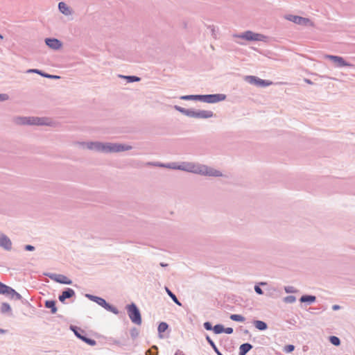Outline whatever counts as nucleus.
Segmentation results:
<instances>
[{
	"mask_svg": "<svg viewBox=\"0 0 355 355\" xmlns=\"http://www.w3.org/2000/svg\"><path fill=\"white\" fill-rule=\"evenodd\" d=\"M58 8L60 12L65 15H69L71 14L70 8L64 2H60L58 4Z\"/></svg>",
	"mask_w": 355,
	"mask_h": 355,
	"instance_id": "nucleus-17",
	"label": "nucleus"
},
{
	"mask_svg": "<svg viewBox=\"0 0 355 355\" xmlns=\"http://www.w3.org/2000/svg\"><path fill=\"white\" fill-rule=\"evenodd\" d=\"M254 325L256 328L259 330H265L267 328V324L264 322L260 320L255 321Z\"/></svg>",
	"mask_w": 355,
	"mask_h": 355,
	"instance_id": "nucleus-21",
	"label": "nucleus"
},
{
	"mask_svg": "<svg viewBox=\"0 0 355 355\" xmlns=\"http://www.w3.org/2000/svg\"><path fill=\"white\" fill-rule=\"evenodd\" d=\"M252 348V345L244 343L239 347V355H245Z\"/></svg>",
	"mask_w": 355,
	"mask_h": 355,
	"instance_id": "nucleus-18",
	"label": "nucleus"
},
{
	"mask_svg": "<svg viewBox=\"0 0 355 355\" xmlns=\"http://www.w3.org/2000/svg\"><path fill=\"white\" fill-rule=\"evenodd\" d=\"M168 329V324L166 322H161L158 326L159 333L164 332Z\"/></svg>",
	"mask_w": 355,
	"mask_h": 355,
	"instance_id": "nucleus-26",
	"label": "nucleus"
},
{
	"mask_svg": "<svg viewBox=\"0 0 355 355\" xmlns=\"http://www.w3.org/2000/svg\"><path fill=\"white\" fill-rule=\"evenodd\" d=\"M217 352V354H218V355H222V354L218 352V349H217V352Z\"/></svg>",
	"mask_w": 355,
	"mask_h": 355,
	"instance_id": "nucleus-41",
	"label": "nucleus"
},
{
	"mask_svg": "<svg viewBox=\"0 0 355 355\" xmlns=\"http://www.w3.org/2000/svg\"><path fill=\"white\" fill-rule=\"evenodd\" d=\"M0 38H1V39H2V38H3L2 35H0Z\"/></svg>",
	"mask_w": 355,
	"mask_h": 355,
	"instance_id": "nucleus-45",
	"label": "nucleus"
},
{
	"mask_svg": "<svg viewBox=\"0 0 355 355\" xmlns=\"http://www.w3.org/2000/svg\"><path fill=\"white\" fill-rule=\"evenodd\" d=\"M28 73H39V74L43 76V73L41 71H40L38 69H29L28 71Z\"/></svg>",
	"mask_w": 355,
	"mask_h": 355,
	"instance_id": "nucleus-32",
	"label": "nucleus"
},
{
	"mask_svg": "<svg viewBox=\"0 0 355 355\" xmlns=\"http://www.w3.org/2000/svg\"><path fill=\"white\" fill-rule=\"evenodd\" d=\"M329 340H330V342H331L333 345H336V346L339 345H340V339H339L338 337L334 336H331V337L329 338Z\"/></svg>",
	"mask_w": 355,
	"mask_h": 355,
	"instance_id": "nucleus-27",
	"label": "nucleus"
},
{
	"mask_svg": "<svg viewBox=\"0 0 355 355\" xmlns=\"http://www.w3.org/2000/svg\"><path fill=\"white\" fill-rule=\"evenodd\" d=\"M254 290L255 291L258 293V294H262L263 293V291L258 286H256L254 287Z\"/></svg>",
	"mask_w": 355,
	"mask_h": 355,
	"instance_id": "nucleus-35",
	"label": "nucleus"
},
{
	"mask_svg": "<svg viewBox=\"0 0 355 355\" xmlns=\"http://www.w3.org/2000/svg\"><path fill=\"white\" fill-rule=\"evenodd\" d=\"M91 298L93 299L98 304L104 307L105 309L113 311L114 313H116L114 309L106 302V301L101 297L91 296Z\"/></svg>",
	"mask_w": 355,
	"mask_h": 355,
	"instance_id": "nucleus-12",
	"label": "nucleus"
},
{
	"mask_svg": "<svg viewBox=\"0 0 355 355\" xmlns=\"http://www.w3.org/2000/svg\"><path fill=\"white\" fill-rule=\"evenodd\" d=\"M87 148L103 153H113L128 150L131 148L129 146H123L116 144H101L98 142H92L87 144Z\"/></svg>",
	"mask_w": 355,
	"mask_h": 355,
	"instance_id": "nucleus-2",
	"label": "nucleus"
},
{
	"mask_svg": "<svg viewBox=\"0 0 355 355\" xmlns=\"http://www.w3.org/2000/svg\"><path fill=\"white\" fill-rule=\"evenodd\" d=\"M295 349V347L294 345H286L284 348V351L286 353H291Z\"/></svg>",
	"mask_w": 355,
	"mask_h": 355,
	"instance_id": "nucleus-28",
	"label": "nucleus"
},
{
	"mask_svg": "<svg viewBox=\"0 0 355 355\" xmlns=\"http://www.w3.org/2000/svg\"><path fill=\"white\" fill-rule=\"evenodd\" d=\"M217 352V354H218V355H222V354L218 352V349H217V352Z\"/></svg>",
	"mask_w": 355,
	"mask_h": 355,
	"instance_id": "nucleus-42",
	"label": "nucleus"
},
{
	"mask_svg": "<svg viewBox=\"0 0 355 355\" xmlns=\"http://www.w3.org/2000/svg\"><path fill=\"white\" fill-rule=\"evenodd\" d=\"M213 330L215 334H221L224 331V327L221 324H216L214 327Z\"/></svg>",
	"mask_w": 355,
	"mask_h": 355,
	"instance_id": "nucleus-25",
	"label": "nucleus"
},
{
	"mask_svg": "<svg viewBox=\"0 0 355 355\" xmlns=\"http://www.w3.org/2000/svg\"><path fill=\"white\" fill-rule=\"evenodd\" d=\"M239 37L249 41H263L266 38L263 35L255 33L252 31H246Z\"/></svg>",
	"mask_w": 355,
	"mask_h": 355,
	"instance_id": "nucleus-6",
	"label": "nucleus"
},
{
	"mask_svg": "<svg viewBox=\"0 0 355 355\" xmlns=\"http://www.w3.org/2000/svg\"><path fill=\"white\" fill-rule=\"evenodd\" d=\"M204 327H205V328L207 330H211V329H212L211 324L209 322H205V324H204Z\"/></svg>",
	"mask_w": 355,
	"mask_h": 355,
	"instance_id": "nucleus-31",
	"label": "nucleus"
},
{
	"mask_svg": "<svg viewBox=\"0 0 355 355\" xmlns=\"http://www.w3.org/2000/svg\"><path fill=\"white\" fill-rule=\"evenodd\" d=\"M295 300V297L293 296H288L284 299L286 302L292 303Z\"/></svg>",
	"mask_w": 355,
	"mask_h": 355,
	"instance_id": "nucleus-29",
	"label": "nucleus"
},
{
	"mask_svg": "<svg viewBox=\"0 0 355 355\" xmlns=\"http://www.w3.org/2000/svg\"><path fill=\"white\" fill-rule=\"evenodd\" d=\"M246 80L250 84H253L259 87H267L272 84L270 81L262 80L253 76H247Z\"/></svg>",
	"mask_w": 355,
	"mask_h": 355,
	"instance_id": "nucleus-8",
	"label": "nucleus"
},
{
	"mask_svg": "<svg viewBox=\"0 0 355 355\" xmlns=\"http://www.w3.org/2000/svg\"><path fill=\"white\" fill-rule=\"evenodd\" d=\"M287 19L298 24H306L309 21L307 19L295 15H290L289 17H287Z\"/></svg>",
	"mask_w": 355,
	"mask_h": 355,
	"instance_id": "nucleus-16",
	"label": "nucleus"
},
{
	"mask_svg": "<svg viewBox=\"0 0 355 355\" xmlns=\"http://www.w3.org/2000/svg\"><path fill=\"white\" fill-rule=\"evenodd\" d=\"M75 295V292L71 288H67L66 291H63L62 294L59 296V300L60 302H63L67 298H69L73 297Z\"/></svg>",
	"mask_w": 355,
	"mask_h": 355,
	"instance_id": "nucleus-13",
	"label": "nucleus"
},
{
	"mask_svg": "<svg viewBox=\"0 0 355 355\" xmlns=\"http://www.w3.org/2000/svg\"><path fill=\"white\" fill-rule=\"evenodd\" d=\"M72 330L73 331L74 334H76V336L78 338H79L82 340L85 341L86 343H87V344H89V345H92V346L96 345V341L94 340H92V339H90V338H87L85 336H82L78 332V331L77 329H76L75 328H72Z\"/></svg>",
	"mask_w": 355,
	"mask_h": 355,
	"instance_id": "nucleus-14",
	"label": "nucleus"
},
{
	"mask_svg": "<svg viewBox=\"0 0 355 355\" xmlns=\"http://www.w3.org/2000/svg\"><path fill=\"white\" fill-rule=\"evenodd\" d=\"M0 247L3 248L6 250H10L12 248L11 241L4 234L0 236Z\"/></svg>",
	"mask_w": 355,
	"mask_h": 355,
	"instance_id": "nucleus-11",
	"label": "nucleus"
},
{
	"mask_svg": "<svg viewBox=\"0 0 355 355\" xmlns=\"http://www.w3.org/2000/svg\"><path fill=\"white\" fill-rule=\"evenodd\" d=\"M8 96L6 94H0V101H5L8 99Z\"/></svg>",
	"mask_w": 355,
	"mask_h": 355,
	"instance_id": "nucleus-36",
	"label": "nucleus"
},
{
	"mask_svg": "<svg viewBox=\"0 0 355 355\" xmlns=\"http://www.w3.org/2000/svg\"><path fill=\"white\" fill-rule=\"evenodd\" d=\"M325 58L332 60L337 67H351L352 64L345 62V60L340 56L326 55Z\"/></svg>",
	"mask_w": 355,
	"mask_h": 355,
	"instance_id": "nucleus-9",
	"label": "nucleus"
},
{
	"mask_svg": "<svg viewBox=\"0 0 355 355\" xmlns=\"http://www.w3.org/2000/svg\"><path fill=\"white\" fill-rule=\"evenodd\" d=\"M128 313L131 321L136 324H141V317L139 310L135 304H131L126 307Z\"/></svg>",
	"mask_w": 355,
	"mask_h": 355,
	"instance_id": "nucleus-4",
	"label": "nucleus"
},
{
	"mask_svg": "<svg viewBox=\"0 0 355 355\" xmlns=\"http://www.w3.org/2000/svg\"><path fill=\"white\" fill-rule=\"evenodd\" d=\"M332 309H333L334 310H335V311H336V310H338V309H340V306L336 305H336H334V306H333V307H332Z\"/></svg>",
	"mask_w": 355,
	"mask_h": 355,
	"instance_id": "nucleus-40",
	"label": "nucleus"
},
{
	"mask_svg": "<svg viewBox=\"0 0 355 355\" xmlns=\"http://www.w3.org/2000/svg\"><path fill=\"white\" fill-rule=\"evenodd\" d=\"M230 319L236 322H244L245 318L241 315L232 314L230 315Z\"/></svg>",
	"mask_w": 355,
	"mask_h": 355,
	"instance_id": "nucleus-24",
	"label": "nucleus"
},
{
	"mask_svg": "<svg viewBox=\"0 0 355 355\" xmlns=\"http://www.w3.org/2000/svg\"><path fill=\"white\" fill-rule=\"evenodd\" d=\"M45 306L46 308L51 309L52 313H55L57 312V308L55 306V302L53 300H48L45 302Z\"/></svg>",
	"mask_w": 355,
	"mask_h": 355,
	"instance_id": "nucleus-19",
	"label": "nucleus"
},
{
	"mask_svg": "<svg viewBox=\"0 0 355 355\" xmlns=\"http://www.w3.org/2000/svg\"><path fill=\"white\" fill-rule=\"evenodd\" d=\"M56 280L57 282L64 284H71L72 283L71 279L64 275H60Z\"/></svg>",
	"mask_w": 355,
	"mask_h": 355,
	"instance_id": "nucleus-20",
	"label": "nucleus"
},
{
	"mask_svg": "<svg viewBox=\"0 0 355 355\" xmlns=\"http://www.w3.org/2000/svg\"><path fill=\"white\" fill-rule=\"evenodd\" d=\"M17 123L20 124H31V125H46L47 123L45 122L44 119L40 118H19L17 120Z\"/></svg>",
	"mask_w": 355,
	"mask_h": 355,
	"instance_id": "nucleus-7",
	"label": "nucleus"
},
{
	"mask_svg": "<svg viewBox=\"0 0 355 355\" xmlns=\"http://www.w3.org/2000/svg\"><path fill=\"white\" fill-rule=\"evenodd\" d=\"M168 167L175 169L183 170L195 173L207 175L210 176H220V173L215 169L208 168L206 166L195 165L192 163H184L182 165L176 166L175 164H171Z\"/></svg>",
	"mask_w": 355,
	"mask_h": 355,
	"instance_id": "nucleus-1",
	"label": "nucleus"
},
{
	"mask_svg": "<svg viewBox=\"0 0 355 355\" xmlns=\"http://www.w3.org/2000/svg\"><path fill=\"white\" fill-rule=\"evenodd\" d=\"M178 110H180L181 112H182L185 115H186L187 111H189V110H185L184 108H178Z\"/></svg>",
	"mask_w": 355,
	"mask_h": 355,
	"instance_id": "nucleus-39",
	"label": "nucleus"
},
{
	"mask_svg": "<svg viewBox=\"0 0 355 355\" xmlns=\"http://www.w3.org/2000/svg\"><path fill=\"white\" fill-rule=\"evenodd\" d=\"M207 340L209 342V343L211 345V347L214 349L216 352H217V347H216L214 343L212 341V340L210 339L209 336L207 337Z\"/></svg>",
	"mask_w": 355,
	"mask_h": 355,
	"instance_id": "nucleus-30",
	"label": "nucleus"
},
{
	"mask_svg": "<svg viewBox=\"0 0 355 355\" xmlns=\"http://www.w3.org/2000/svg\"><path fill=\"white\" fill-rule=\"evenodd\" d=\"M6 306L7 307H5V309H7V308H8V309H9V308H10L8 305H6Z\"/></svg>",
	"mask_w": 355,
	"mask_h": 355,
	"instance_id": "nucleus-44",
	"label": "nucleus"
},
{
	"mask_svg": "<svg viewBox=\"0 0 355 355\" xmlns=\"http://www.w3.org/2000/svg\"><path fill=\"white\" fill-rule=\"evenodd\" d=\"M315 300V296L311 295H304L300 298L302 302H313Z\"/></svg>",
	"mask_w": 355,
	"mask_h": 355,
	"instance_id": "nucleus-22",
	"label": "nucleus"
},
{
	"mask_svg": "<svg viewBox=\"0 0 355 355\" xmlns=\"http://www.w3.org/2000/svg\"><path fill=\"white\" fill-rule=\"evenodd\" d=\"M186 115L193 118L207 119L213 116V112L209 110L187 111Z\"/></svg>",
	"mask_w": 355,
	"mask_h": 355,
	"instance_id": "nucleus-5",
	"label": "nucleus"
},
{
	"mask_svg": "<svg viewBox=\"0 0 355 355\" xmlns=\"http://www.w3.org/2000/svg\"><path fill=\"white\" fill-rule=\"evenodd\" d=\"M223 332H225L226 334H232L233 332V329L231 328V327H228V328L224 329V331Z\"/></svg>",
	"mask_w": 355,
	"mask_h": 355,
	"instance_id": "nucleus-34",
	"label": "nucleus"
},
{
	"mask_svg": "<svg viewBox=\"0 0 355 355\" xmlns=\"http://www.w3.org/2000/svg\"><path fill=\"white\" fill-rule=\"evenodd\" d=\"M46 44L51 48L58 49L61 46V42L57 39H46Z\"/></svg>",
	"mask_w": 355,
	"mask_h": 355,
	"instance_id": "nucleus-15",
	"label": "nucleus"
},
{
	"mask_svg": "<svg viewBox=\"0 0 355 355\" xmlns=\"http://www.w3.org/2000/svg\"><path fill=\"white\" fill-rule=\"evenodd\" d=\"M127 78L130 79L131 81H139L140 79L136 76H127Z\"/></svg>",
	"mask_w": 355,
	"mask_h": 355,
	"instance_id": "nucleus-33",
	"label": "nucleus"
},
{
	"mask_svg": "<svg viewBox=\"0 0 355 355\" xmlns=\"http://www.w3.org/2000/svg\"><path fill=\"white\" fill-rule=\"evenodd\" d=\"M166 291L175 304L181 306V303L179 302L176 296L168 288H166Z\"/></svg>",
	"mask_w": 355,
	"mask_h": 355,
	"instance_id": "nucleus-23",
	"label": "nucleus"
},
{
	"mask_svg": "<svg viewBox=\"0 0 355 355\" xmlns=\"http://www.w3.org/2000/svg\"><path fill=\"white\" fill-rule=\"evenodd\" d=\"M25 249H26V250L32 251V250H33L35 248H34V247H33V246H32V245H26V246H25Z\"/></svg>",
	"mask_w": 355,
	"mask_h": 355,
	"instance_id": "nucleus-37",
	"label": "nucleus"
},
{
	"mask_svg": "<svg viewBox=\"0 0 355 355\" xmlns=\"http://www.w3.org/2000/svg\"><path fill=\"white\" fill-rule=\"evenodd\" d=\"M6 306L7 307H5V309H7V308H8V309H9V308H10L8 305H6Z\"/></svg>",
	"mask_w": 355,
	"mask_h": 355,
	"instance_id": "nucleus-43",
	"label": "nucleus"
},
{
	"mask_svg": "<svg viewBox=\"0 0 355 355\" xmlns=\"http://www.w3.org/2000/svg\"><path fill=\"white\" fill-rule=\"evenodd\" d=\"M0 294H5L10 296L19 295L14 289L1 282H0Z\"/></svg>",
	"mask_w": 355,
	"mask_h": 355,
	"instance_id": "nucleus-10",
	"label": "nucleus"
},
{
	"mask_svg": "<svg viewBox=\"0 0 355 355\" xmlns=\"http://www.w3.org/2000/svg\"><path fill=\"white\" fill-rule=\"evenodd\" d=\"M182 99L190 100V99H199L204 102L209 103H217L223 101L225 98V96L223 94H210V95H198V96H184L182 97Z\"/></svg>",
	"mask_w": 355,
	"mask_h": 355,
	"instance_id": "nucleus-3",
	"label": "nucleus"
},
{
	"mask_svg": "<svg viewBox=\"0 0 355 355\" xmlns=\"http://www.w3.org/2000/svg\"><path fill=\"white\" fill-rule=\"evenodd\" d=\"M43 76L51 78H59V76H51V75H47V74H44V73H43Z\"/></svg>",
	"mask_w": 355,
	"mask_h": 355,
	"instance_id": "nucleus-38",
	"label": "nucleus"
}]
</instances>
